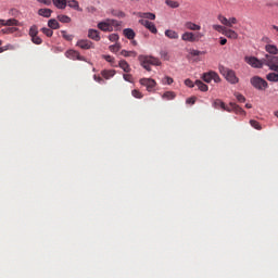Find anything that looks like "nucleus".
Segmentation results:
<instances>
[{"instance_id":"nucleus-1","label":"nucleus","mask_w":278,"mask_h":278,"mask_svg":"<svg viewBox=\"0 0 278 278\" xmlns=\"http://www.w3.org/2000/svg\"><path fill=\"white\" fill-rule=\"evenodd\" d=\"M244 62L252 66V68H262V66H268L269 71L278 73V56L266 54L265 58L258 60L255 56H245Z\"/></svg>"},{"instance_id":"nucleus-2","label":"nucleus","mask_w":278,"mask_h":278,"mask_svg":"<svg viewBox=\"0 0 278 278\" xmlns=\"http://www.w3.org/2000/svg\"><path fill=\"white\" fill-rule=\"evenodd\" d=\"M139 62L141 66L148 72H151V66L162 65V62L160 61V59L155 56H149V55H139Z\"/></svg>"},{"instance_id":"nucleus-3","label":"nucleus","mask_w":278,"mask_h":278,"mask_svg":"<svg viewBox=\"0 0 278 278\" xmlns=\"http://www.w3.org/2000/svg\"><path fill=\"white\" fill-rule=\"evenodd\" d=\"M219 72L229 84H238L239 79L236 77V72L225 66H219Z\"/></svg>"},{"instance_id":"nucleus-4","label":"nucleus","mask_w":278,"mask_h":278,"mask_svg":"<svg viewBox=\"0 0 278 278\" xmlns=\"http://www.w3.org/2000/svg\"><path fill=\"white\" fill-rule=\"evenodd\" d=\"M201 38H205V34L203 33H192V31H186L181 35V40L185 42H199Z\"/></svg>"},{"instance_id":"nucleus-5","label":"nucleus","mask_w":278,"mask_h":278,"mask_svg":"<svg viewBox=\"0 0 278 278\" xmlns=\"http://www.w3.org/2000/svg\"><path fill=\"white\" fill-rule=\"evenodd\" d=\"M250 83L256 90H266L268 88V83L260 76H253Z\"/></svg>"},{"instance_id":"nucleus-6","label":"nucleus","mask_w":278,"mask_h":278,"mask_svg":"<svg viewBox=\"0 0 278 278\" xmlns=\"http://www.w3.org/2000/svg\"><path fill=\"white\" fill-rule=\"evenodd\" d=\"M202 79L203 81H205V84H211L212 79L215 81V84H219L220 81V76H218V74L216 72H208V73H204L202 75Z\"/></svg>"},{"instance_id":"nucleus-7","label":"nucleus","mask_w":278,"mask_h":278,"mask_svg":"<svg viewBox=\"0 0 278 278\" xmlns=\"http://www.w3.org/2000/svg\"><path fill=\"white\" fill-rule=\"evenodd\" d=\"M141 86H144L148 90V92H151L155 86H157V83L155 79L152 78H141L140 80Z\"/></svg>"},{"instance_id":"nucleus-8","label":"nucleus","mask_w":278,"mask_h":278,"mask_svg":"<svg viewBox=\"0 0 278 278\" xmlns=\"http://www.w3.org/2000/svg\"><path fill=\"white\" fill-rule=\"evenodd\" d=\"M139 24L146 27V29H149L151 34H157V27H155L153 22H150L149 20H139Z\"/></svg>"},{"instance_id":"nucleus-9","label":"nucleus","mask_w":278,"mask_h":278,"mask_svg":"<svg viewBox=\"0 0 278 278\" xmlns=\"http://www.w3.org/2000/svg\"><path fill=\"white\" fill-rule=\"evenodd\" d=\"M76 47H79V49L84 50L94 49V43L88 39H80L77 41Z\"/></svg>"},{"instance_id":"nucleus-10","label":"nucleus","mask_w":278,"mask_h":278,"mask_svg":"<svg viewBox=\"0 0 278 278\" xmlns=\"http://www.w3.org/2000/svg\"><path fill=\"white\" fill-rule=\"evenodd\" d=\"M66 58H68L70 60H79L80 62H84V56H81V54H79V51L76 50H67L65 52Z\"/></svg>"},{"instance_id":"nucleus-11","label":"nucleus","mask_w":278,"mask_h":278,"mask_svg":"<svg viewBox=\"0 0 278 278\" xmlns=\"http://www.w3.org/2000/svg\"><path fill=\"white\" fill-rule=\"evenodd\" d=\"M98 29L101 31H114V28H112V25L110 24V20L98 23Z\"/></svg>"},{"instance_id":"nucleus-12","label":"nucleus","mask_w":278,"mask_h":278,"mask_svg":"<svg viewBox=\"0 0 278 278\" xmlns=\"http://www.w3.org/2000/svg\"><path fill=\"white\" fill-rule=\"evenodd\" d=\"M213 106L215 108V110H225L226 112H231V109L225 105V102H223L220 99L214 100Z\"/></svg>"},{"instance_id":"nucleus-13","label":"nucleus","mask_w":278,"mask_h":278,"mask_svg":"<svg viewBox=\"0 0 278 278\" xmlns=\"http://www.w3.org/2000/svg\"><path fill=\"white\" fill-rule=\"evenodd\" d=\"M265 51L269 53V55H271L273 58H277L278 55V48L275 45H266Z\"/></svg>"},{"instance_id":"nucleus-14","label":"nucleus","mask_w":278,"mask_h":278,"mask_svg":"<svg viewBox=\"0 0 278 278\" xmlns=\"http://www.w3.org/2000/svg\"><path fill=\"white\" fill-rule=\"evenodd\" d=\"M88 38H90L91 40H94L96 42H99V40H101V35H99V30L97 29H89Z\"/></svg>"},{"instance_id":"nucleus-15","label":"nucleus","mask_w":278,"mask_h":278,"mask_svg":"<svg viewBox=\"0 0 278 278\" xmlns=\"http://www.w3.org/2000/svg\"><path fill=\"white\" fill-rule=\"evenodd\" d=\"M185 27L190 31H201V25L194 24L193 22H186Z\"/></svg>"},{"instance_id":"nucleus-16","label":"nucleus","mask_w":278,"mask_h":278,"mask_svg":"<svg viewBox=\"0 0 278 278\" xmlns=\"http://www.w3.org/2000/svg\"><path fill=\"white\" fill-rule=\"evenodd\" d=\"M138 16H139V18H141L143 21H146V18L148 21H155V13H151V12L142 13V12H140V13H138Z\"/></svg>"},{"instance_id":"nucleus-17","label":"nucleus","mask_w":278,"mask_h":278,"mask_svg":"<svg viewBox=\"0 0 278 278\" xmlns=\"http://www.w3.org/2000/svg\"><path fill=\"white\" fill-rule=\"evenodd\" d=\"M68 8H72L73 10H76L77 12H84V9L79 7V1L77 0H68L67 1Z\"/></svg>"},{"instance_id":"nucleus-18","label":"nucleus","mask_w":278,"mask_h":278,"mask_svg":"<svg viewBox=\"0 0 278 278\" xmlns=\"http://www.w3.org/2000/svg\"><path fill=\"white\" fill-rule=\"evenodd\" d=\"M166 38H169V40H178L179 34L173 29L165 30Z\"/></svg>"},{"instance_id":"nucleus-19","label":"nucleus","mask_w":278,"mask_h":278,"mask_svg":"<svg viewBox=\"0 0 278 278\" xmlns=\"http://www.w3.org/2000/svg\"><path fill=\"white\" fill-rule=\"evenodd\" d=\"M224 36H226V38H230L231 40H238V33L229 28H226V31H224Z\"/></svg>"},{"instance_id":"nucleus-20","label":"nucleus","mask_w":278,"mask_h":278,"mask_svg":"<svg viewBox=\"0 0 278 278\" xmlns=\"http://www.w3.org/2000/svg\"><path fill=\"white\" fill-rule=\"evenodd\" d=\"M38 14L39 16H43V18H51L53 11L51 9H39Z\"/></svg>"},{"instance_id":"nucleus-21","label":"nucleus","mask_w":278,"mask_h":278,"mask_svg":"<svg viewBox=\"0 0 278 278\" xmlns=\"http://www.w3.org/2000/svg\"><path fill=\"white\" fill-rule=\"evenodd\" d=\"M123 34L128 40H134V38H136V31L131 28L124 29Z\"/></svg>"},{"instance_id":"nucleus-22","label":"nucleus","mask_w":278,"mask_h":278,"mask_svg":"<svg viewBox=\"0 0 278 278\" xmlns=\"http://www.w3.org/2000/svg\"><path fill=\"white\" fill-rule=\"evenodd\" d=\"M102 77H104V79H111V77H114V75H116V71L115 70H104L101 72Z\"/></svg>"},{"instance_id":"nucleus-23","label":"nucleus","mask_w":278,"mask_h":278,"mask_svg":"<svg viewBox=\"0 0 278 278\" xmlns=\"http://www.w3.org/2000/svg\"><path fill=\"white\" fill-rule=\"evenodd\" d=\"M119 68H123L124 73H131V67L129 66V63L125 60H121L118 63Z\"/></svg>"},{"instance_id":"nucleus-24","label":"nucleus","mask_w":278,"mask_h":278,"mask_svg":"<svg viewBox=\"0 0 278 278\" xmlns=\"http://www.w3.org/2000/svg\"><path fill=\"white\" fill-rule=\"evenodd\" d=\"M52 3H54L55 8L59 10H65L67 5L66 0H52Z\"/></svg>"},{"instance_id":"nucleus-25","label":"nucleus","mask_w":278,"mask_h":278,"mask_svg":"<svg viewBox=\"0 0 278 278\" xmlns=\"http://www.w3.org/2000/svg\"><path fill=\"white\" fill-rule=\"evenodd\" d=\"M266 79L267 81H274L275 84L278 83V72H271L269 74L266 75Z\"/></svg>"},{"instance_id":"nucleus-26","label":"nucleus","mask_w":278,"mask_h":278,"mask_svg":"<svg viewBox=\"0 0 278 278\" xmlns=\"http://www.w3.org/2000/svg\"><path fill=\"white\" fill-rule=\"evenodd\" d=\"M175 97H177L175 91H166L165 93H163L162 99H165V101H173Z\"/></svg>"},{"instance_id":"nucleus-27","label":"nucleus","mask_w":278,"mask_h":278,"mask_svg":"<svg viewBox=\"0 0 278 278\" xmlns=\"http://www.w3.org/2000/svg\"><path fill=\"white\" fill-rule=\"evenodd\" d=\"M48 27H50V29H60V23L58 20L51 18L48 21Z\"/></svg>"},{"instance_id":"nucleus-28","label":"nucleus","mask_w":278,"mask_h":278,"mask_svg":"<svg viewBox=\"0 0 278 278\" xmlns=\"http://www.w3.org/2000/svg\"><path fill=\"white\" fill-rule=\"evenodd\" d=\"M230 108L231 110H233V112H236L237 114H247V112H244L242 110V108H240V105L236 104L235 102H230Z\"/></svg>"},{"instance_id":"nucleus-29","label":"nucleus","mask_w":278,"mask_h":278,"mask_svg":"<svg viewBox=\"0 0 278 278\" xmlns=\"http://www.w3.org/2000/svg\"><path fill=\"white\" fill-rule=\"evenodd\" d=\"M121 55H123L124 58H136V55H138V52L122 50Z\"/></svg>"},{"instance_id":"nucleus-30","label":"nucleus","mask_w":278,"mask_h":278,"mask_svg":"<svg viewBox=\"0 0 278 278\" xmlns=\"http://www.w3.org/2000/svg\"><path fill=\"white\" fill-rule=\"evenodd\" d=\"M195 86L201 90V92H207L208 87L201 80H195Z\"/></svg>"},{"instance_id":"nucleus-31","label":"nucleus","mask_w":278,"mask_h":278,"mask_svg":"<svg viewBox=\"0 0 278 278\" xmlns=\"http://www.w3.org/2000/svg\"><path fill=\"white\" fill-rule=\"evenodd\" d=\"M7 27H16L18 26V21L16 18H10L5 22Z\"/></svg>"},{"instance_id":"nucleus-32","label":"nucleus","mask_w":278,"mask_h":278,"mask_svg":"<svg viewBox=\"0 0 278 278\" xmlns=\"http://www.w3.org/2000/svg\"><path fill=\"white\" fill-rule=\"evenodd\" d=\"M112 16H116L117 18H125V12L113 10L111 11Z\"/></svg>"},{"instance_id":"nucleus-33","label":"nucleus","mask_w":278,"mask_h":278,"mask_svg":"<svg viewBox=\"0 0 278 278\" xmlns=\"http://www.w3.org/2000/svg\"><path fill=\"white\" fill-rule=\"evenodd\" d=\"M250 125L251 127H253L254 129H257L258 131H262V125L260 124V122L255 121V119H251L250 121Z\"/></svg>"},{"instance_id":"nucleus-34","label":"nucleus","mask_w":278,"mask_h":278,"mask_svg":"<svg viewBox=\"0 0 278 278\" xmlns=\"http://www.w3.org/2000/svg\"><path fill=\"white\" fill-rule=\"evenodd\" d=\"M213 29H215V31H218L219 34H225L227 27L218 25V24H214L213 25Z\"/></svg>"},{"instance_id":"nucleus-35","label":"nucleus","mask_w":278,"mask_h":278,"mask_svg":"<svg viewBox=\"0 0 278 278\" xmlns=\"http://www.w3.org/2000/svg\"><path fill=\"white\" fill-rule=\"evenodd\" d=\"M111 53H118L121 51V43H115L109 47Z\"/></svg>"},{"instance_id":"nucleus-36","label":"nucleus","mask_w":278,"mask_h":278,"mask_svg":"<svg viewBox=\"0 0 278 278\" xmlns=\"http://www.w3.org/2000/svg\"><path fill=\"white\" fill-rule=\"evenodd\" d=\"M41 31H42V34H45V36H47L48 38H51V36H53V30H52V28L43 27V28H41Z\"/></svg>"},{"instance_id":"nucleus-37","label":"nucleus","mask_w":278,"mask_h":278,"mask_svg":"<svg viewBox=\"0 0 278 278\" xmlns=\"http://www.w3.org/2000/svg\"><path fill=\"white\" fill-rule=\"evenodd\" d=\"M58 21L60 23H71V17L67 15H58Z\"/></svg>"},{"instance_id":"nucleus-38","label":"nucleus","mask_w":278,"mask_h":278,"mask_svg":"<svg viewBox=\"0 0 278 278\" xmlns=\"http://www.w3.org/2000/svg\"><path fill=\"white\" fill-rule=\"evenodd\" d=\"M37 34H38V26L33 25V26L29 28V37L33 38L34 36H37Z\"/></svg>"},{"instance_id":"nucleus-39","label":"nucleus","mask_w":278,"mask_h":278,"mask_svg":"<svg viewBox=\"0 0 278 278\" xmlns=\"http://www.w3.org/2000/svg\"><path fill=\"white\" fill-rule=\"evenodd\" d=\"M166 5H168L169 8H179V2L175 1V0H166L165 1Z\"/></svg>"},{"instance_id":"nucleus-40","label":"nucleus","mask_w":278,"mask_h":278,"mask_svg":"<svg viewBox=\"0 0 278 278\" xmlns=\"http://www.w3.org/2000/svg\"><path fill=\"white\" fill-rule=\"evenodd\" d=\"M102 58H103V60H105L106 62H109L112 66H115V65H114V62H115L114 56L103 54Z\"/></svg>"},{"instance_id":"nucleus-41","label":"nucleus","mask_w":278,"mask_h":278,"mask_svg":"<svg viewBox=\"0 0 278 278\" xmlns=\"http://www.w3.org/2000/svg\"><path fill=\"white\" fill-rule=\"evenodd\" d=\"M189 53H190V55H192L193 58H197V56H199V55H205V52H204V51L194 50V49L190 50Z\"/></svg>"},{"instance_id":"nucleus-42","label":"nucleus","mask_w":278,"mask_h":278,"mask_svg":"<svg viewBox=\"0 0 278 278\" xmlns=\"http://www.w3.org/2000/svg\"><path fill=\"white\" fill-rule=\"evenodd\" d=\"M109 23H110L112 29H114V27H115V29H118V27H121V22H118L116 20H109Z\"/></svg>"},{"instance_id":"nucleus-43","label":"nucleus","mask_w":278,"mask_h":278,"mask_svg":"<svg viewBox=\"0 0 278 278\" xmlns=\"http://www.w3.org/2000/svg\"><path fill=\"white\" fill-rule=\"evenodd\" d=\"M61 34L64 40H67L68 42L73 40V35H70L68 33H66V30H62Z\"/></svg>"},{"instance_id":"nucleus-44","label":"nucleus","mask_w":278,"mask_h":278,"mask_svg":"<svg viewBox=\"0 0 278 278\" xmlns=\"http://www.w3.org/2000/svg\"><path fill=\"white\" fill-rule=\"evenodd\" d=\"M131 94H132V97H135V99H142V92H140V90H137V89H134L132 91H131Z\"/></svg>"},{"instance_id":"nucleus-45","label":"nucleus","mask_w":278,"mask_h":278,"mask_svg":"<svg viewBox=\"0 0 278 278\" xmlns=\"http://www.w3.org/2000/svg\"><path fill=\"white\" fill-rule=\"evenodd\" d=\"M235 97L239 103H244V101H247V98H244V96H242L241 93L236 92Z\"/></svg>"},{"instance_id":"nucleus-46","label":"nucleus","mask_w":278,"mask_h":278,"mask_svg":"<svg viewBox=\"0 0 278 278\" xmlns=\"http://www.w3.org/2000/svg\"><path fill=\"white\" fill-rule=\"evenodd\" d=\"M238 24V18L236 17H230L228 20V24H227V27H233V25H237Z\"/></svg>"},{"instance_id":"nucleus-47","label":"nucleus","mask_w":278,"mask_h":278,"mask_svg":"<svg viewBox=\"0 0 278 278\" xmlns=\"http://www.w3.org/2000/svg\"><path fill=\"white\" fill-rule=\"evenodd\" d=\"M31 41L34 42V45H42V39L38 37V35L31 37Z\"/></svg>"},{"instance_id":"nucleus-48","label":"nucleus","mask_w":278,"mask_h":278,"mask_svg":"<svg viewBox=\"0 0 278 278\" xmlns=\"http://www.w3.org/2000/svg\"><path fill=\"white\" fill-rule=\"evenodd\" d=\"M185 86H188V88H194L195 83H193L190 78H187L185 80Z\"/></svg>"},{"instance_id":"nucleus-49","label":"nucleus","mask_w":278,"mask_h":278,"mask_svg":"<svg viewBox=\"0 0 278 278\" xmlns=\"http://www.w3.org/2000/svg\"><path fill=\"white\" fill-rule=\"evenodd\" d=\"M218 21L222 23V25H225L227 27L228 21L227 17L219 15Z\"/></svg>"},{"instance_id":"nucleus-50","label":"nucleus","mask_w":278,"mask_h":278,"mask_svg":"<svg viewBox=\"0 0 278 278\" xmlns=\"http://www.w3.org/2000/svg\"><path fill=\"white\" fill-rule=\"evenodd\" d=\"M109 40H110L111 42H117V40H118V34H111V35L109 36Z\"/></svg>"},{"instance_id":"nucleus-51","label":"nucleus","mask_w":278,"mask_h":278,"mask_svg":"<svg viewBox=\"0 0 278 278\" xmlns=\"http://www.w3.org/2000/svg\"><path fill=\"white\" fill-rule=\"evenodd\" d=\"M3 34H14V31H16L15 27H9V28H4L2 29Z\"/></svg>"},{"instance_id":"nucleus-52","label":"nucleus","mask_w":278,"mask_h":278,"mask_svg":"<svg viewBox=\"0 0 278 278\" xmlns=\"http://www.w3.org/2000/svg\"><path fill=\"white\" fill-rule=\"evenodd\" d=\"M173 78L170 76H166L164 79H163V84H166L167 86H170V84H173Z\"/></svg>"},{"instance_id":"nucleus-53","label":"nucleus","mask_w":278,"mask_h":278,"mask_svg":"<svg viewBox=\"0 0 278 278\" xmlns=\"http://www.w3.org/2000/svg\"><path fill=\"white\" fill-rule=\"evenodd\" d=\"M125 81H129L131 84L134 76H131V74H124L123 75Z\"/></svg>"},{"instance_id":"nucleus-54","label":"nucleus","mask_w":278,"mask_h":278,"mask_svg":"<svg viewBox=\"0 0 278 278\" xmlns=\"http://www.w3.org/2000/svg\"><path fill=\"white\" fill-rule=\"evenodd\" d=\"M161 58H163V60H166V61L170 60V56L168 55V52H166V51L161 52Z\"/></svg>"},{"instance_id":"nucleus-55","label":"nucleus","mask_w":278,"mask_h":278,"mask_svg":"<svg viewBox=\"0 0 278 278\" xmlns=\"http://www.w3.org/2000/svg\"><path fill=\"white\" fill-rule=\"evenodd\" d=\"M93 79H94V81H97L98 84H104V83H105V80H103V78H101V76L94 75V76H93Z\"/></svg>"},{"instance_id":"nucleus-56","label":"nucleus","mask_w":278,"mask_h":278,"mask_svg":"<svg viewBox=\"0 0 278 278\" xmlns=\"http://www.w3.org/2000/svg\"><path fill=\"white\" fill-rule=\"evenodd\" d=\"M186 103H188L190 105H194V103H197V98H188L186 100Z\"/></svg>"},{"instance_id":"nucleus-57","label":"nucleus","mask_w":278,"mask_h":278,"mask_svg":"<svg viewBox=\"0 0 278 278\" xmlns=\"http://www.w3.org/2000/svg\"><path fill=\"white\" fill-rule=\"evenodd\" d=\"M38 3H43V5H51V0H37Z\"/></svg>"},{"instance_id":"nucleus-58","label":"nucleus","mask_w":278,"mask_h":278,"mask_svg":"<svg viewBox=\"0 0 278 278\" xmlns=\"http://www.w3.org/2000/svg\"><path fill=\"white\" fill-rule=\"evenodd\" d=\"M219 43H220L222 46L227 45V38L220 37V38H219Z\"/></svg>"},{"instance_id":"nucleus-59","label":"nucleus","mask_w":278,"mask_h":278,"mask_svg":"<svg viewBox=\"0 0 278 278\" xmlns=\"http://www.w3.org/2000/svg\"><path fill=\"white\" fill-rule=\"evenodd\" d=\"M10 49V46L0 47V53H3V51H8Z\"/></svg>"},{"instance_id":"nucleus-60","label":"nucleus","mask_w":278,"mask_h":278,"mask_svg":"<svg viewBox=\"0 0 278 278\" xmlns=\"http://www.w3.org/2000/svg\"><path fill=\"white\" fill-rule=\"evenodd\" d=\"M88 12H97V8L94 7H89L87 8Z\"/></svg>"},{"instance_id":"nucleus-61","label":"nucleus","mask_w":278,"mask_h":278,"mask_svg":"<svg viewBox=\"0 0 278 278\" xmlns=\"http://www.w3.org/2000/svg\"><path fill=\"white\" fill-rule=\"evenodd\" d=\"M7 21L5 20H0V25H2L3 27H7Z\"/></svg>"},{"instance_id":"nucleus-62","label":"nucleus","mask_w":278,"mask_h":278,"mask_svg":"<svg viewBox=\"0 0 278 278\" xmlns=\"http://www.w3.org/2000/svg\"><path fill=\"white\" fill-rule=\"evenodd\" d=\"M245 108H247L248 110H251V108H253V105H252V104L247 103V104H245Z\"/></svg>"},{"instance_id":"nucleus-63","label":"nucleus","mask_w":278,"mask_h":278,"mask_svg":"<svg viewBox=\"0 0 278 278\" xmlns=\"http://www.w3.org/2000/svg\"><path fill=\"white\" fill-rule=\"evenodd\" d=\"M275 116H277V118H278V111H277V112H275Z\"/></svg>"},{"instance_id":"nucleus-64","label":"nucleus","mask_w":278,"mask_h":278,"mask_svg":"<svg viewBox=\"0 0 278 278\" xmlns=\"http://www.w3.org/2000/svg\"><path fill=\"white\" fill-rule=\"evenodd\" d=\"M132 45H135V46H136V45H138V42H137V41H132Z\"/></svg>"}]
</instances>
